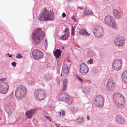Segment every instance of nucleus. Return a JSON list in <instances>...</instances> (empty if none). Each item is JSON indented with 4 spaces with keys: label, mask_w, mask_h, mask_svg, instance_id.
<instances>
[{
    "label": "nucleus",
    "mask_w": 127,
    "mask_h": 127,
    "mask_svg": "<svg viewBox=\"0 0 127 127\" xmlns=\"http://www.w3.org/2000/svg\"><path fill=\"white\" fill-rule=\"evenodd\" d=\"M43 56V53L40 51V59Z\"/></svg>",
    "instance_id": "nucleus-41"
},
{
    "label": "nucleus",
    "mask_w": 127,
    "mask_h": 127,
    "mask_svg": "<svg viewBox=\"0 0 127 127\" xmlns=\"http://www.w3.org/2000/svg\"><path fill=\"white\" fill-rule=\"evenodd\" d=\"M36 109V108H34L26 111L25 113V116L28 119L31 118L33 115L34 114Z\"/></svg>",
    "instance_id": "nucleus-12"
},
{
    "label": "nucleus",
    "mask_w": 127,
    "mask_h": 127,
    "mask_svg": "<svg viewBox=\"0 0 127 127\" xmlns=\"http://www.w3.org/2000/svg\"><path fill=\"white\" fill-rule=\"evenodd\" d=\"M62 69L63 72L66 74H68L69 71L67 65H64L63 66Z\"/></svg>",
    "instance_id": "nucleus-21"
},
{
    "label": "nucleus",
    "mask_w": 127,
    "mask_h": 127,
    "mask_svg": "<svg viewBox=\"0 0 127 127\" xmlns=\"http://www.w3.org/2000/svg\"><path fill=\"white\" fill-rule=\"evenodd\" d=\"M75 30V29H74V27H73V26L72 27V33Z\"/></svg>",
    "instance_id": "nucleus-43"
},
{
    "label": "nucleus",
    "mask_w": 127,
    "mask_h": 127,
    "mask_svg": "<svg viewBox=\"0 0 127 127\" xmlns=\"http://www.w3.org/2000/svg\"><path fill=\"white\" fill-rule=\"evenodd\" d=\"M42 78H43L46 80H48L52 78V77L51 75L49 74H45V75H42Z\"/></svg>",
    "instance_id": "nucleus-27"
},
{
    "label": "nucleus",
    "mask_w": 127,
    "mask_h": 127,
    "mask_svg": "<svg viewBox=\"0 0 127 127\" xmlns=\"http://www.w3.org/2000/svg\"><path fill=\"white\" fill-rule=\"evenodd\" d=\"M5 78H3V79L1 78V79H0V81H3L4 80H5Z\"/></svg>",
    "instance_id": "nucleus-44"
},
{
    "label": "nucleus",
    "mask_w": 127,
    "mask_h": 127,
    "mask_svg": "<svg viewBox=\"0 0 127 127\" xmlns=\"http://www.w3.org/2000/svg\"><path fill=\"white\" fill-rule=\"evenodd\" d=\"M5 110L8 114V116H10L12 113V111L9 106L8 105H6L5 107Z\"/></svg>",
    "instance_id": "nucleus-24"
},
{
    "label": "nucleus",
    "mask_w": 127,
    "mask_h": 127,
    "mask_svg": "<svg viewBox=\"0 0 127 127\" xmlns=\"http://www.w3.org/2000/svg\"><path fill=\"white\" fill-rule=\"evenodd\" d=\"M125 39L121 37L117 36L114 40L115 45L118 46H123L125 44Z\"/></svg>",
    "instance_id": "nucleus-10"
},
{
    "label": "nucleus",
    "mask_w": 127,
    "mask_h": 127,
    "mask_svg": "<svg viewBox=\"0 0 127 127\" xmlns=\"http://www.w3.org/2000/svg\"><path fill=\"white\" fill-rule=\"evenodd\" d=\"M87 63L88 64H92L93 63V59L92 58H91L88 60L87 62Z\"/></svg>",
    "instance_id": "nucleus-35"
},
{
    "label": "nucleus",
    "mask_w": 127,
    "mask_h": 127,
    "mask_svg": "<svg viewBox=\"0 0 127 127\" xmlns=\"http://www.w3.org/2000/svg\"><path fill=\"white\" fill-rule=\"evenodd\" d=\"M32 39L34 43L38 44L40 42V28H37L32 33Z\"/></svg>",
    "instance_id": "nucleus-5"
},
{
    "label": "nucleus",
    "mask_w": 127,
    "mask_h": 127,
    "mask_svg": "<svg viewBox=\"0 0 127 127\" xmlns=\"http://www.w3.org/2000/svg\"><path fill=\"white\" fill-rule=\"evenodd\" d=\"M40 89H39L36 90L34 93V96L36 99L38 101H40Z\"/></svg>",
    "instance_id": "nucleus-20"
},
{
    "label": "nucleus",
    "mask_w": 127,
    "mask_h": 127,
    "mask_svg": "<svg viewBox=\"0 0 127 127\" xmlns=\"http://www.w3.org/2000/svg\"><path fill=\"white\" fill-rule=\"evenodd\" d=\"M69 34L68 29L66 28L63 35L60 37V39L63 40H66L68 38L69 36Z\"/></svg>",
    "instance_id": "nucleus-15"
},
{
    "label": "nucleus",
    "mask_w": 127,
    "mask_h": 127,
    "mask_svg": "<svg viewBox=\"0 0 127 127\" xmlns=\"http://www.w3.org/2000/svg\"><path fill=\"white\" fill-rule=\"evenodd\" d=\"M78 79L82 82H83V80L80 78H78Z\"/></svg>",
    "instance_id": "nucleus-42"
},
{
    "label": "nucleus",
    "mask_w": 127,
    "mask_h": 127,
    "mask_svg": "<svg viewBox=\"0 0 127 127\" xmlns=\"http://www.w3.org/2000/svg\"><path fill=\"white\" fill-rule=\"evenodd\" d=\"M75 15H74L72 17H71V18L74 21L76 22L77 21V20L75 18Z\"/></svg>",
    "instance_id": "nucleus-36"
},
{
    "label": "nucleus",
    "mask_w": 127,
    "mask_h": 127,
    "mask_svg": "<svg viewBox=\"0 0 127 127\" xmlns=\"http://www.w3.org/2000/svg\"><path fill=\"white\" fill-rule=\"evenodd\" d=\"M89 70V69L87 66L85 64L82 63L80 65L79 71L82 75H86Z\"/></svg>",
    "instance_id": "nucleus-9"
},
{
    "label": "nucleus",
    "mask_w": 127,
    "mask_h": 127,
    "mask_svg": "<svg viewBox=\"0 0 127 127\" xmlns=\"http://www.w3.org/2000/svg\"><path fill=\"white\" fill-rule=\"evenodd\" d=\"M65 94L66 95H64V100L65 99L66 100H67L68 99L70 101H72V99H71V97L69 96L68 95H67L66 93H65Z\"/></svg>",
    "instance_id": "nucleus-32"
},
{
    "label": "nucleus",
    "mask_w": 127,
    "mask_h": 127,
    "mask_svg": "<svg viewBox=\"0 0 127 127\" xmlns=\"http://www.w3.org/2000/svg\"><path fill=\"white\" fill-rule=\"evenodd\" d=\"M61 53L60 50L59 49L56 50L54 52V55L56 58H59L61 55Z\"/></svg>",
    "instance_id": "nucleus-23"
},
{
    "label": "nucleus",
    "mask_w": 127,
    "mask_h": 127,
    "mask_svg": "<svg viewBox=\"0 0 127 127\" xmlns=\"http://www.w3.org/2000/svg\"><path fill=\"white\" fill-rule=\"evenodd\" d=\"M7 102L11 106L14 107L15 105V101L13 97V95L11 94L6 98Z\"/></svg>",
    "instance_id": "nucleus-13"
},
{
    "label": "nucleus",
    "mask_w": 127,
    "mask_h": 127,
    "mask_svg": "<svg viewBox=\"0 0 127 127\" xmlns=\"http://www.w3.org/2000/svg\"><path fill=\"white\" fill-rule=\"evenodd\" d=\"M87 119H88V120H89V119H90V117H89V116H87Z\"/></svg>",
    "instance_id": "nucleus-47"
},
{
    "label": "nucleus",
    "mask_w": 127,
    "mask_h": 127,
    "mask_svg": "<svg viewBox=\"0 0 127 127\" xmlns=\"http://www.w3.org/2000/svg\"><path fill=\"white\" fill-rule=\"evenodd\" d=\"M62 76V74L61 73V75H60V76Z\"/></svg>",
    "instance_id": "nucleus-48"
},
{
    "label": "nucleus",
    "mask_w": 127,
    "mask_h": 127,
    "mask_svg": "<svg viewBox=\"0 0 127 127\" xmlns=\"http://www.w3.org/2000/svg\"><path fill=\"white\" fill-rule=\"evenodd\" d=\"M104 20L105 23L108 25L116 29H118L115 20L113 17L109 15L107 16L105 18Z\"/></svg>",
    "instance_id": "nucleus-4"
},
{
    "label": "nucleus",
    "mask_w": 127,
    "mask_h": 127,
    "mask_svg": "<svg viewBox=\"0 0 127 127\" xmlns=\"http://www.w3.org/2000/svg\"><path fill=\"white\" fill-rule=\"evenodd\" d=\"M113 99L116 104L119 108L122 109L124 108L126 103L125 99L121 94L115 93L114 95Z\"/></svg>",
    "instance_id": "nucleus-1"
},
{
    "label": "nucleus",
    "mask_w": 127,
    "mask_h": 127,
    "mask_svg": "<svg viewBox=\"0 0 127 127\" xmlns=\"http://www.w3.org/2000/svg\"><path fill=\"white\" fill-rule=\"evenodd\" d=\"M122 64V61L120 60H117L114 61L112 64V66L114 70L118 71L121 69Z\"/></svg>",
    "instance_id": "nucleus-7"
},
{
    "label": "nucleus",
    "mask_w": 127,
    "mask_h": 127,
    "mask_svg": "<svg viewBox=\"0 0 127 127\" xmlns=\"http://www.w3.org/2000/svg\"><path fill=\"white\" fill-rule=\"evenodd\" d=\"M77 121L78 124H80L83 122L84 121V120L82 117H79L77 119Z\"/></svg>",
    "instance_id": "nucleus-31"
},
{
    "label": "nucleus",
    "mask_w": 127,
    "mask_h": 127,
    "mask_svg": "<svg viewBox=\"0 0 127 127\" xmlns=\"http://www.w3.org/2000/svg\"><path fill=\"white\" fill-rule=\"evenodd\" d=\"M93 13L92 11H90L86 9L84 12V14L82 15V17L85 16L87 15H89Z\"/></svg>",
    "instance_id": "nucleus-28"
},
{
    "label": "nucleus",
    "mask_w": 127,
    "mask_h": 127,
    "mask_svg": "<svg viewBox=\"0 0 127 127\" xmlns=\"http://www.w3.org/2000/svg\"><path fill=\"white\" fill-rule=\"evenodd\" d=\"M62 17L64 18L66 16V15L65 13H63L62 14Z\"/></svg>",
    "instance_id": "nucleus-40"
},
{
    "label": "nucleus",
    "mask_w": 127,
    "mask_h": 127,
    "mask_svg": "<svg viewBox=\"0 0 127 127\" xmlns=\"http://www.w3.org/2000/svg\"><path fill=\"white\" fill-rule=\"evenodd\" d=\"M113 14L114 16L115 17L118 18H120L121 16L118 11L117 9H115L114 10Z\"/></svg>",
    "instance_id": "nucleus-25"
},
{
    "label": "nucleus",
    "mask_w": 127,
    "mask_h": 127,
    "mask_svg": "<svg viewBox=\"0 0 127 127\" xmlns=\"http://www.w3.org/2000/svg\"><path fill=\"white\" fill-rule=\"evenodd\" d=\"M43 44L41 46V48L43 50H45L46 49L47 47V40H45L43 42Z\"/></svg>",
    "instance_id": "nucleus-30"
},
{
    "label": "nucleus",
    "mask_w": 127,
    "mask_h": 127,
    "mask_svg": "<svg viewBox=\"0 0 127 127\" xmlns=\"http://www.w3.org/2000/svg\"><path fill=\"white\" fill-rule=\"evenodd\" d=\"M67 82V79H64L63 82V89L64 90H65L67 88L66 84Z\"/></svg>",
    "instance_id": "nucleus-26"
},
{
    "label": "nucleus",
    "mask_w": 127,
    "mask_h": 127,
    "mask_svg": "<svg viewBox=\"0 0 127 127\" xmlns=\"http://www.w3.org/2000/svg\"><path fill=\"white\" fill-rule=\"evenodd\" d=\"M58 113L60 116H61V114L62 116H64L65 115V112L64 111L61 110L60 111L58 112Z\"/></svg>",
    "instance_id": "nucleus-33"
},
{
    "label": "nucleus",
    "mask_w": 127,
    "mask_h": 127,
    "mask_svg": "<svg viewBox=\"0 0 127 127\" xmlns=\"http://www.w3.org/2000/svg\"><path fill=\"white\" fill-rule=\"evenodd\" d=\"M7 55L9 56L8 57H11L12 56V55H9V53L7 54Z\"/></svg>",
    "instance_id": "nucleus-45"
},
{
    "label": "nucleus",
    "mask_w": 127,
    "mask_h": 127,
    "mask_svg": "<svg viewBox=\"0 0 127 127\" xmlns=\"http://www.w3.org/2000/svg\"><path fill=\"white\" fill-rule=\"evenodd\" d=\"M9 89L8 85L6 82H2L0 83V93L5 94L8 92Z\"/></svg>",
    "instance_id": "nucleus-6"
},
{
    "label": "nucleus",
    "mask_w": 127,
    "mask_h": 127,
    "mask_svg": "<svg viewBox=\"0 0 127 127\" xmlns=\"http://www.w3.org/2000/svg\"><path fill=\"white\" fill-rule=\"evenodd\" d=\"M54 18L53 14L49 13L48 10L44 9L41 10L40 16V20L47 21L53 20Z\"/></svg>",
    "instance_id": "nucleus-2"
},
{
    "label": "nucleus",
    "mask_w": 127,
    "mask_h": 127,
    "mask_svg": "<svg viewBox=\"0 0 127 127\" xmlns=\"http://www.w3.org/2000/svg\"><path fill=\"white\" fill-rule=\"evenodd\" d=\"M66 94L65 93L62 92L59 94L58 96V99L61 101L64 100V96Z\"/></svg>",
    "instance_id": "nucleus-22"
},
{
    "label": "nucleus",
    "mask_w": 127,
    "mask_h": 127,
    "mask_svg": "<svg viewBox=\"0 0 127 127\" xmlns=\"http://www.w3.org/2000/svg\"><path fill=\"white\" fill-rule=\"evenodd\" d=\"M16 57L17 58L21 59L22 58V56L20 54H18Z\"/></svg>",
    "instance_id": "nucleus-34"
},
{
    "label": "nucleus",
    "mask_w": 127,
    "mask_h": 127,
    "mask_svg": "<svg viewBox=\"0 0 127 127\" xmlns=\"http://www.w3.org/2000/svg\"><path fill=\"white\" fill-rule=\"evenodd\" d=\"M16 63L15 62H12L11 63L12 65L14 67L16 66Z\"/></svg>",
    "instance_id": "nucleus-38"
},
{
    "label": "nucleus",
    "mask_w": 127,
    "mask_h": 127,
    "mask_svg": "<svg viewBox=\"0 0 127 127\" xmlns=\"http://www.w3.org/2000/svg\"><path fill=\"white\" fill-rule=\"evenodd\" d=\"M46 96V92L42 89L40 90V100H44Z\"/></svg>",
    "instance_id": "nucleus-17"
},
{
    "label": "nucleus",
    "mask_w": 127,
    "mask_h": 127,
    "mask_svg": "<svg viewBox=\"0 0 127 127\" xmlns=\"http://www.w3.org/2000/svg\"><path fill=\"white\" fill-rule=\"evenodd\" d=\"M44 34L43 32H42L41 34H40V37L41 36L42 38L44 37Z\"/></svg>",
    "instance_id": "nucleus-37"
},
{
    "label": "nucleus",
    "mask_w": 127,
    "mask_h": 127,
    "mask_svg": "<svg viewBox=\"0 0 127 127\" xmlns=\"http://www.w3.org/2000/svg\"><path fill=\"white\" fill-rule=\"evenodd\" d=\"M116 119L117 121L119 122L120 123H122L124 121L122 117L120 116H118L116 117Z\"/></svg>",
    "instance_id": "nucleus-29"
},
{
    "label": "nucleus",
    "mask_w": 127,
    "mask_h": 127,
    "mask_svg": "<svg viewBox=\"0 0 127 127\" xmlns=\"http://www.w3.org/2000/svg\"><path fill=\"white\" fill-rule=\"evenodd\" d=\"M94 100V103L98 106L102 105L104 102V99L103 97L100 95L97 96Z\"/></svg>",
    "instance_id": "nucleus-8"
},
{
    "label": "nucleus",
    "mask_w": 127,
    "mask_h": 127,
    "mask_svg": "<svg viewBox=\"0 0 127 127\" xmlns=\"http://www.w3.org/2000/svg\"><path fill=\"white\" fill-rule=\"evenodd\" d=\"M103 32L102 28L100 26L96 27L93 31V33L95 36L97 37H101Z\"/></svg>",
    "instance_id": "nucleus-11"
},
{
    "label": "nucleus",
    "mask_w": 127,
    "mask_h": 127,
    "mask_svg": "<svg viewBox=\"0 0 127 127\" xmlns=\"http://www.w3.org/2000/svg\"><path fill=\"white\" fill-rule=\"evenodd\" d=\"M79 33L80 35H85L87 36H88L89 35V34H88L83 28L80 29Z\"/></svg>",
    "instance_id": "nucleus-18"
},
{
    "label": "nucleus",
    "mask_w": 127,
    "mask_h": 127,
    "mask_svg": "<svg viewBox=\"0 0 127 127\" xmlns=\"http://www.w3.org/2000/svg\"><path fill=\"white\" fill-rule=\"evenodd\" d=\"M45 118L46 120H48L50 122H51V120L49 117L46 116L45 117Z\"/></svg>",
    "instance_id": "nucleus-39"
},
{
    "label": "nucleus",
    "mask_w": 127,
    "mask_h": 127,
    "mask_svg": "<svg viewBox=\"0 0 127 127\" xmlns=\"http://www.w3.org/2000/svg\"><path fill=\"white\" fill-rule=\"evenodd\" d=\"M77 8H78L80 9H83V8L81 7H78Z\"/></svg>",
    "instance_id": "nucleus-46"
},
{
    "label": "nucleus",
    "mask_w": 127,
    "mask_h": 127,
    "mask_svg": "<svg viewBox=\"0 0 127 127\" xmlns=\"http://www.w3.org/2000/svg\"><path fill=\"white\" fill-rule=\"evenodd\" d=\"M40 50L38 49L34 50L32 53V55L33 57L36 60H38L39 59Z\"/></svg>",
    "instance_id": "nucleus-16"
},
{
    "label": "nucleus",
    "mask_w": 127,
    "mask_h": 127,
    "mask_svg": "<svg viewBox=\"0 0 127 127\" xmlns=\"http://www.w3.org/2000/svg\"><path fill=\"white\" fill-rule=\"evenodd\" d=\"M122 77L123 80L127 83V71H125L123 72Z\"/></svg>",
    "instance_id": "nucleus-19"
},
{
    "label": "nucleus",
    "mask_w": 127,
    "mask_h": 127,
    "mask_svg": "<svg viewBox=\"0 0 127 127\" xmlns=\"http://www.w3.org/2000/svg\"><path fill=\"white\" fill-rule=\"evenodd\" d=\"M27 90L25 87L21 85L17 88L15 90V96H17L18 98L20 100L22 99L26 94Z\"/></svg>",
    "instance_id": "nucleus-3"
},
{
    "label": "nucleus",
    "mask_w": 127,
    "mask_h": 127,
    "mask_svg": "<svg viewBox=\"0 0 127 127\" xmlns=\"http://www.w3.org/2000/svg\"><path fill=\"white\" fill-rule=\"evenodd\" d=\"M115 83L112 79H109L107 83V89L110 91H112L114 89Z\"/></svg>",
    "instance_id": "nucleus-14"
}]
</instances>
